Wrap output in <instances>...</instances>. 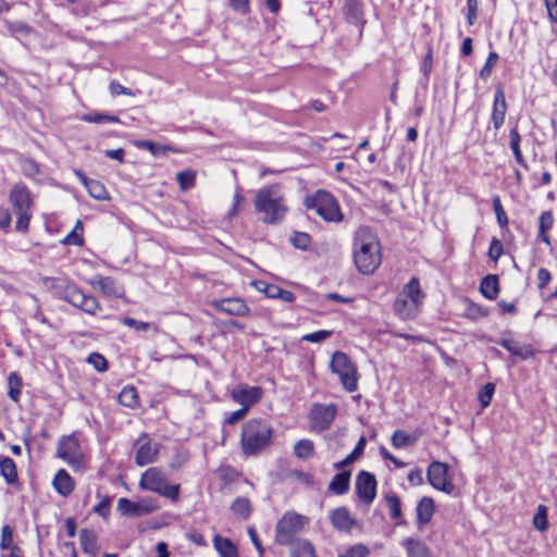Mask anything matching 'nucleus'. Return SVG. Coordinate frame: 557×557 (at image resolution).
Returning <instances> with one entry per match:
<instances>
[{"label": "nucleus", "mask_w": 557, "mask_h": 557, "mask_svg": "<svg viewBox=\"0 0 557 557\" xmlns=\"http://www.w3.org/2000/svg\"><path fill=\"white\" fill-rule=\"evenodd\" d=\"M87 361L97 370L98 372H104L108 370V361L107 359L99 352H91Z\"/></svg>", "instance_id": "58"}, {"label": "nucleus", "mask_w": 557, "mask_h": 557, "mask_svg": "<svg viewBox=\"0 0 557 557\" xmlns=\"http://www.w3.org/2000/svg\"><path fill=\"white\" fill-rule=\"evenodd\" d=\"M252 285L256 287V289L260 293H263L268 298L274 299L276 292H277V285L270 284L264 281H253Z\"/></svg>", "instance_id": "57"}, {"label": "nucleus", "mask_w": 557, "mask_h": 557, "mask_svg": "<svg viewBox=\"0 0 557 557\" xmlns=\"http://www.w3.org/2000/svg\"><path fill=\"white\" fill-rule=\"evenodd\" d=\"M86 189L89 196L97 200H107L109 198L106 186L97 180H92Z\"/></svg>", "instance_id": "46"}, {"label": "nucleus", "mask_w": 557, "mask_h": 557, "mask_svg": "<svg viewBox=\"0 0 557 557\" xmlns=\"http://www.w3.org/2000/svg\"><path fill=\"white\" fill-rule=\"evenodd\" d=\"M408 557H430L429 548L419 539L408 537L403 542Z\"/></svg>", "instance_id": "33"}, {"label": "nucleus", "mask_w": 557, "mask_h": 557, "mask_svg": "<svg viewBox=\"0 0 557 557\" xmlns=\"http://www.w3.org/2000/svg\"><path fill=\"white\" fill-rule=\"evenodd\" d=\"M273 430L263 419H250L244 423L240 434L243 454L247 457L256 456L264 450L271 443Z\"/></svg>", "instance_id": "2"}, {"label": "nucleus", "mask_w": 557, "mask_h": 557, "mask_svg": "<svg viewBox=\"0 0 557 557\" xmlns=\"http://www.w3.org/2000/svg\"><path fill=\"white\" fill-rule=\"evenodd\" d=\"M507 112V102L505 91L502 85H498L495 89L493 99V109L491 114V121L493 127L498 131L505 122Z\"/></svg>", "instance_id": "15"}, {"label": "nucleus", "mask_w": 557, "mask_h": 557, "mask_svg": "<svg viewBox=\"0 0 557 557\" xmlns=\"http://www.w3.org/2000/svg\"><path fill=\"white\" fill-rule=\"evenodd\" d=\"M533 525L541 532H544L548 529L547 508L544 505H540L537 507V511L533 516Z\"/></svg>", "instance_id": "51"}, {"label": "nucleus", "mask_w": 557, "mask_h": 557, "mask_svg": "<svg viewBox=\"0 0 557 557\" xmlns=\"http://www.w3.org/2000/svg\"><path fill=\"white\" fill-rule=\"evenodd\" d=\"M350 470H343L336 473L329 484V491L335 495H344L349 491L350 486Z\"/></svg>", "instance_id": "24"}, {"label": "nucleus", "mask_w": 557, "mask_h": 557, "mask_svg": "<svg viewBox=\"0 0 557 557\" xmlns=\"http://www.w3.org/2000/svg\"><path fill=\"white\" fill-rule=\"evenodd\" d=\"M20 166L23 174L28 177H34L40 173L39 164L30 158H22Z\"/></svg>", "instance_id": "53"}, {"label": "nucleus", "mask_w": 557, "mask_h": 557, "mask_svg": "<svg viewBox=\"0 0 557 557\" xmlns=\"http://www.w3.org/2000/svg\"><path fill=\"white\" fill-rule=\"evenodd\" d=\"M117 510L122 516L125 517H140L139 503L129 500L128 498L122 497L117 502Z\"/></svg>", "instance_id": "40"}, {"label": "nucleus", "mask_w": 557, "mask_h": 557, "mask_svg": "<svg viewBox=\"0 0 557 557\" xmlns=\"http://www.w3.org/2000/svg\"><path fill=\"white\" fill-rule=\"evenodd\" d=\"M213 546L220 557H239L237 546L227 537L215 534L213 536Z\"/></svg>", "instance_id": "26"}, {"label": "nucleus", "mask_w": 557, "mask_h": 557, "mask_svg": "<svg viewBox=\"0 0 557 557\" xmlns=\"http://www.w3.org/2000/svg\"><path fill=\"white\" fill-rule=\"evenodd\" d=\"M85 122L103 124V123H119L120 119L116 115L106 114V113H87L82 117Z\"/></svg>", "instance_id": "45"}, {"label": "nucleus", "mask_w": 557, "mask_h": 557, "mask_svg": "<svg viewBox=\"0 0 557 557\" xmlns=\"http://www.w3.org/2000/svg\"><path fill=\"white\" fill-rule=\"evenodd\" d=\"M498 59H499V57H498L497 52L491 51L488 53V57L479 73V75L482 79L486 81L491 76L492 70L495 66V64L497 63Z\"/></svg>", "instance_id": "54"}, {"label": "nucleus", "mask_w": 557, "mask_h": 557, "mask_svg": "<svg viewBox=\"0 0 557 557\" xmlns=\"http://www.w3.org/2000/svg\"><path fill=\"white\" fill-rule=\"evenodd\" d=\"M370 554V549L364 544H355L350 546L344 554L338 557H367Z\"/></svg>", "instance_id": "60"}, {"label": "nucleus", "mask_w": 557, "mask_h": 557, "mask_svg": "<svg viewBox=\"0 0 557 557\" xmlns=\"http://www.w3.org/2000/svg\"><path fill=\"white\" fill-rule=\"evenodd\" d=\"M304 206L326 222L338 223L344 219L337 199L324 189H318L314 194L307 195L304 198Z\"/></svg>", "instance_id": "4"}, {"label": "nucleus", "mask_w": 557, "mask_h": 557, "mask_svg": "<svg viewBox=\"0 0 557 557\" xmlns=\"http://www.w3.org/2000/svg\"><path fill=\"white\" fill-rule=\"evenodd\" d=\"M255 209L257 213L262 214L263 223H280L287 212L284 198L280 193V186L271 185L259 189L256 194Z\"/></svg>", "instance_id": "3"}, {"label": "nucleus", "mask_w": 557, "mask_h": 557, "mask_svg": "<svg viewBox=\"0 0 557 557\" xmlns=\"http://www.w3.org/2000/svg\"><path fill=\"white\" fill-rule=\"evenodd\" d=\"M232 512L242 519H247L251 512V504L247 497H237L231 504Z\"/></svg>", "instance_id": "39"}, {"label": "nucleus", "mask_w": 557, "mask_h": 557, "mask_svg": "<svg viewBox=\"0 0 557 557\" xmlns=\"http://www.w3.org/2000/svg\"><path fill=\"white\" fill-rule=\"evenodd\" d=\"M417 441V435L408 434L403 430H396L391 437L392 446L396 449L412 446Z\"/></svg>", "instance_id": "36"}, {"label": "nucleus", "mask_w": 557, "mask_h": 557, "mask_svg": "<svg viewBox=\"0 0 557 557\" xmlns=\"http://www.w3.org/2000/svg\"><path fill=\"white\" fill-rule=\"evenodd\" d=\"M384 500L389 510L391 519L395 520L397 525L406 524V521L403 519L401 500L399 496L394 492H389L384 495Z\"/></svg>", "instance_id": "27"}, {"label": "nucleus", "mask_w": 557, "mask_h": 557, "mask_svg": "<svg viewBox=\"0 0 557 557\" xmlns=\"http://www.w3.org/2000/svg\"><path fill=\"white\" fill-rule=\"evenodd\" d=\"M400 294L404 295V297L410 299V301L414 300V304L421 307L422 300L424 298V293L420 287V282L418 277H411L409 282L404 286Z\"/></svg>", "instance_id": "29"}, {"label": "nucleus", "mask_w": 557, "mask_h": 557, "mask_svg": "<svg viewBox=\"0 0 557 557\" xmlns=\"http://www.w3.org/2000/svg\"><path fill=\"white\" fill-rule=\"evenodd\" d=\"M366 443H367L366 437L361 436L359 438V441L357 442L352 451L348 453L346 458H344L343 460L334 463V468L337 470H341V469H344L345 467L351 465L352 462H355L363 454Z\"/></svg>", "instance_id": "35"}, {"label": "nucleus", "mask_w": 557, "mask_h": 557, "mask_svg": "<svg viewBox=\"0 0 557 557\" xmlns=\"http://www.w3.org/2000/svg\"><path fill=\"white\" fill-rule=\"evenodd\" d=\"M8 29L13 35L21 34L23 36H29L33 30L27 23L22 21L8 22Z\"/></svg>", "instance_id": "59"}, {"label": "nucleus", "mask_w": 557, "mask_h": 557, "mask_svg": "<svg viewBox=\"0 0 557 557\" xmlns=\"http://www.w3.org/2000/svg\"><path fill=\"white\" fill-rule=\"evenodd\" d=\"M188 459H189V455H188V453H187V451H184V450H182V451H176V453L172 456V458H171V460H170V462H169V467H170L173 471H176V470H178V469L183 468V467L187 463Z\"/></svg>", "instance_id": "61"}, {"label": "nucleus", "mask_w": 557, "mask_h": 557, "mask_svg": "<svg viewBox=\"0 0 557 557\" xmlns=\"http://www.w3.org/2000/svg\"><path fill=\"white\" fill-rule=\"evenodd\" d=\"M435 512V504L432 497L423 496L417 504L416 516L419 529L428 524Z\"/></svg>", "instance_id": "21"}, {"label": "nucleus", "mask_w": 557, "mask_h": 557, "mask_svg": "<svg viewBox=\"0 0 557 557\" xmlns=\"http://www.w3.org/2000/svg\"><path fill=\"white\" fill-rule=\"evenodd\" d=\"M428 482L437 491L453 494L455 485L448 474V466L441 461H432L426 470Z\"/></svg>", "instance_id": "10"}, {"label": "nucleus", "mask_w": 557, "mask_h": 557, "mask_svg": "<svg viewBox=\"0 0 557 557\" xmlns=\"http://www.w3.org/2000/svg\"><path fill=\"white\" fill-rule=\"evenodd\" d=\"M492 206L496 215L497 223L499 224L500 227H506L508 225V218L503 208L500 197L498 195H495L492 198Z\"/></svg>", "instance_id": "52"}, {"label": "nucleus", "mask_w": 557, "mask_h": 557, "mask_svg": "<svg viewBox=\"0 0 557 557\" xmlns=\"http://www.w3.org/2000/svg\"><path fill=\"white\" fill-rule=\"evenodd\" d=\"M554 224V216L552 211H543L539 218V234L537 237L547 246H550V237L548 232L552 230Z\"/></svg>", "instance_id": "32"}, {"label": "nucleus", "mask_w": 557, "mask_h": 557, "mask_svg": "<svg viewBox=\"0 0 557 557\" xmlns=\"http://www.w3.org/2000/svg\"><path fill=\"white\" fill-rule=\"evenodd\" d=\"M57 456L66 461L71 467L78 468L82 465V448L75 434L63 435L59 440Z\"/></svg>", "instance_id": "9"}, {"label": "nucleus", "mask_w": 557, "mask_h": 557, "mask_svg": "<svg viewBox=\"0 0 557 557\" xmlns=\"http://www.w3.org/2000/svg\"><path fill=\"white\" fill-rule=\"evenodd\" d=\"M15 545L13 544V529L5 524L1 529V540H0V548L1 549H13Z\"/></svg>", "instance_id": "55"}, {"label": "nucleus", "mask_w": 557, "mask_h": 557, "mask_svg": "<svg viewBox=\"0 0 557 557\" xmlns=\"http://www.w3.org/2000/svg\"><path fill=\"white\" fill-rule=\"evenodd\" d=\"M377 482L371 472L360 471L356 476L355 488L359 499L369 505L376 496Z\"/></svg>", "instance_id": "12"}, {"label": "nucleus", "mask_w": 557, "mask_h": 557, "mask_svg": "<svg viewBox=\"0 0 557 557\" xmlns=\"http://www.w3.org/2000/svg\"><path fill=\"white\" fill-rule=\"evenodd\" d=\"M16 214L15 230L17 232L26 233L29 226L30 213L29 211L14 212Z\"/></svg>", "instance_id": "62"}, {"label": "nucleus", "mask_w": 557, "mask_h": 557, "mask_svg": "<svg viewBox=\"0 0 557 557\" xmlns=\"http://www.w3.org/2000/svg\"><path fill=\"white\" fill-rule=\"evenodd\" d=\"M331 524L339 532L350 533L357 520L350 516L348 508L338 507L331 511Z\"/></svg>", "instance_id": "17"}, {"label": "nucleus", "mask_w": 557, "mask_h": 557, "mask_svg": "<svg viewBox=\"0 0 557 557\" xmlns=\"http://www.w3.org/2000/svg\"><path fill=\"white\" fill-rule=\"evenodd\" d=\"M176 181L182 191L191 189L196 184V172L194 170H185L176 174Z\"/></svg>", "instance_id": "44"}, {"label": "nucleus", "mask_w": 557, "mask_h": 557, "mask_svg": "<svg viewBox=\"0 0 557 557\" xmlns=\"http://www.w3.org/2000/svg\"><path fill=\"white\" fill-rule=\"evenodd\" d=\"M144 490L152 491L171 500H177L180 496V484H169L166 474L157 467L147 469L139 481Z\"/></svg>", "instance_id": "5"}, {"label": "nucleus", "mask_w": 557, "mask_h": 557, "mask_svg": "<svg viewBox=\"0 0 557 557\" xmlns=\"http://www.w3.org/2000/svg\"><path fill=\"white\" fill-rule=\"evenodd\" d=\"M263 391L259 386L240 385L231 392L232 399L242 405L243 408L249 410V408L262 398Z\"/></svg>", "instance_id": "13"}, {"label": "nucleus", "mask_w": 557, "mask_h": 557, "mask_svg": "<svg viewBox=\"0 0 557 557\" xmlns=\"http://www.w3.org/2000/svg\"><path fill=\"white\" fill-rule=\"evenodd\" d=\"M480 292L486 299H496L499 293L498 276L495 274L484 276L480 284Z\"/></svg>", "instance_id": "30"}, {"label": "nucleus", "mask_w": 557, "mask_h": 557, "mask_svg": "<svg viewBox=\"0 0 557 557\" xmlns=\"http://www.w3.org/2000/svg\"><path fill=\"white\" fill-rule=\"evenodd\" d=\"M79 542L83 550L86 553H92L97 548V536L89 529H82L79 531Z\"/></svg>", "instance_id": "43"}, {"label": "nucleus", "mask_w": 557, "mask_h": 557, "mask_svg": "<svg viewBox=\"0 0 557 557\" xmlns=\"http://www.w3.org/2000/svg\"><path fill=\"white\" fill-rule=\"evenodd\" d=\"M499 345L508 350L512 356L525 360L533 356V349L530 345H523L512 338H503Z\"/></svg>", "instance_id": "23"}, {"label": "nucleus", "mask_w": 557, "mask_h": 557, "mask_svg": "<svg viewBox=\"0 0 557 557\" xmlns=\"http://www.w3.org/2000/svg\"><path fill=\"white\" fill-rule=\"evenodd\" d=\"M119 403L127 408L135 409L139 406V397L134 386H124L119 394Z\"/></svg>", "instance_id": "34"}, {"label": "nucleus", "mask_w": 557, "mask_h": 557, "mask_svg": "<svg viewBox=\"0 0 557 557\" xmlns=\"http://www.w3.org/2000/svg\"><path fill=\"white\" fill-rule=\"evenodd\" d=\"M314 446L310 440H299L294 445V454L298 458H308L313 454Z\"/></svg>", "instance_id": "48"}, {"label": "nucleus", "mask_w": 557, "mask_h": 557, "mask_svg": "<svg viewBox=\"0 0 557 557\" xmlns=\"http://www.w3.org/2000/svg\"><path fill=\"white\" fill-rule=\"evenodd\" d=\"M135 146L140 149L148 150L152 156L158 157L164 154L166 151L172 150L168 146L158 145L150 140H137Z\"/></svg>", "instance_id": "47"}, {"label": "nucleus", "mask_w": 557, "mask_h": 557, "mask_svg": "<svg viewBox=\"0 0 557 557\" xmlns=\"http://www.w3.org/2000/svg\"><path fill=\"white\" fill-rule=\"evenodd\" d=\"M332 331L320 330L313 333L306 334L301 337L302 341L308 343H321L332 336Z\"/></svg>", "instance_id": "63"}, {"label": "nucleus", "mask_w": 557, "mask_h": 557, "mask_svg": "<svg viewBox=\"0 0 557 557\" xmlns=\"http://www.w3.org/2000/svg\"><path fill=\"white\" fill-rule=\"evenodd\" d=\"M504 252L503 244L499 239L493 238L488 248V257L493 261H497Z\"/></svg>", "instance_id": "64"}, {"label": "nucleus", "mask_w": 557, "mask_h": 557, "mask_svg": "<svg viewBox=\"0 0 557 557\" xmlns=\"http://www.w3.org/2000/svg\"><path fill=\"white\" fill-rule=\"evenodd\" d=\"M158 456V448L152 446L150 442H146L140 445L135 454V463L139 467L152 463L156 461Z\"/></svg>", "instance_id": "25"}, {"label": "nucleus", "mask_w": 557, "mask_h": 557, "mask_svg": "<svg viewBox=\"0 0 557 557\" xmlns=\"http://www.w3.org/2000/svg\"><path fill=\"white\" fill-rule=\"evenodd\" d=\"M212 305L216 310L233 317H245L250 312L247 304L240 298H223Z\"/></svg>", "instance_id": "16"}, {"label": "nucleus", "mask_w": 557, "mask_h": 557, "mask_svg": "<svg viewBox=\"0 0 557 557\" xmlns=\"http://www.w3.org/2000/svg\"><path fill=\"white\" fill-rule=\"evenodd\" d=\"M494 393H495V384L492 382H488L481 387V389L479 391V394H478V399H479L482 408H486L490 406Z\"/></svg>", "instance_id": "49"}, {"label": "nucleus", "mask_w": 557, "mask_h": 557, "mask_svg": "<svg viewBox=\"0 0 557 557\" xmlns=\"http://www.w3.org/2000/svg\"><path fill=\"white\" fill-rule=\"evenodd\" d=\"M309 522L306 516L295 511H286L275 525V542L278 545L294 544L295 537Z\"/></svg>", "instance_id": "6"}, {"label": "nucleus", "mask_w": 557, "mask_h": 557, "mask_svg": "<svg viewBox=\"0 0 557 557\" xmlns=\"http://www.w3.org/2000/svg\"><path fill=\"white\" fill-rule=\"evenodd\" d=\"M70 284L71 281L65 277L45 276L42 278V285L51 292L54 298L60 300Z\"/></svg>", "instance_id": "28"}, {"label": "nucleus", "mask_w": 557, "mask_h": 557, "mask_svg": "<svg viewBox=\"0 0 557 557\" xmlns=\"http://www.w3.org/2000/svg\"><path fill=\"white\" fill-rule=\"evenodd\" d=\"M52 485L54 490L63 497L72 494L75 487L74 480L64 469H60L54 475Z\"/></svg>", "instance_id": "22"}, {"label": "nucleus", "mask_w": 557, "mask_h": 557, "mask_svg": "<svg viewBox=\"0 0 557 557\" xmlns=\"http://www.w3.org/2000/svg\"><path fill=\"white\" fill-rule=\"evenodd\" d=\"M290 557H317V555L311 542L298 540L292 546Z\"/></svg>", "instance_id": "37"}, {"label": "nucleus", "mask_w": 557, "mask_h": 557, "mask_svg": "<svg viewBox=\"0 0 557 557\" xmlns=\"http://www.w3.org/2000/svg\"><path fill=\"white\" fill-rule=\"evenodd\" d=\"M509 138H510V149L512 150L516 162L527 169L528 164H527V162L523 158V154L520 150L521 136L516 127L510 129Z\"/></svg>", "instance_id": "38"}, {"label": "nucleus", "mask_w": 557, "mask_h": 557, "mask_svg": "<svg viewBox=\"0 0 557 557\" xmlns=\"http://www.w3.org/2000/svg\"><path fill=\"white\" fill-rule=\"evenodd\" d=\"M89 284L109 297L121 298L124 295L123 286L114 277L111 276H102L97 274L89 281Z\"/></svg>", "instance_id": "14"}, {"label": "nucleus", "mask_w": 557, "mask_h": 557, "mask_svg": "<svg viewBox=\"0 0 557 557\" xmlns=\"http://www.w3.org/2000/svg\"><path fill=\"white\" fill-rule=\"evenodd\" d=\"M83 223L81 220H77L74 228L61 240L63 245H75L81 246L84 243L83 237Z\"/></svg>", "instance_id": "42"}, {"label": "nucleus", "mask_w": 557, "mask_h": 557, "mask_svg": "<svg viewBox=\"0 0 557 557\" xmlns=\"http://www.w3.org/2000/svg\"><path fill=\"white\" fill-rule=\"evenodd\" d=\"M289 240L295 248L306 251L311 244V236L305 232H294Z\"/></svg>", "instance_id": "50"}, {"label": "nucleus", "mask_w": 557, "mask_h": 557, "mask_svg": "<svg viewBox=\"0 0 557 557\" xmlns=\"http://www.w3.org/2000/svg\"><path fill=\"white\" fill-rule=\"evenodd\" d=\"M343 13L349 24L363 28L366 20L361 0H345Z\"/></svg>", "instance_id": "18"}, {"label": "nucleus", "mask_w": 557, "mask_h": 557, "mask_svg": "<svg viewBox=\"0 0 557 557\" xmlns=\"http://www.w3.org/2000/svg\"><path fill=\"white\" fill-rule=\"evenodd\" d=\"M487 313L488 312L485 308L472 301H469L466 308V317L472 320L484 318L487 315Z\"/></svg>", "instance_id": "56"}, {"label": "nucleus", "mask_w": 557, "mask_h": 557, "mask_svg": "<svg viewBox=\"0 0 557 557\" xmlns=\"http://www.w3.org/2000/svg\"><path fill=\"white\" fill-rule=\"evenodd\" d=\"M61 300L91 315H95L101 309L98 300L94 296L86 295L74 282H71Z\"/></svg>", "instance_id": "8"}, {"label": "nucleus", "mask_w": 557, "mask_h": 557, "mask_svg": "<svg viewBox=\"0 0 557 557\" xmlns=\"http://www.w3.org/2000/svg\"><path fill=\"white\" fill-rule=\"evenodd\" d=\"M336 413L337 407L335 404H313L309 412L312 428L319 431L329 430L335 420Z\"/></svg>", "instance_id": "11"}, {"label": "nucleus", "mask_w": 557, "mask_h": 557, "mask_svg": "<svg viewBox=\"0 0 557 557\" xmlns=\"http://www.w3.org/2000/svg\"><path fill=\"white\" fill-rule=\"evenodd\" d=\"M10 201L14 212L29 211L32 199L28 188L23 184L15 185L10 193Z\"/></svg>", "instance_id": "19"}, {"label": "nucleus", "mask_w": 557, "mask_h": 557, "mask_svg": "<svg viewBox=\"0 0 557 557\" xmlns=\"http://www.w3.org/2000/svg\"><path fill=\"white\" fill-rule=\"evenodd\" d=\"M393 308L401 320H412L420 311V307L414 304V300L410 301V299L404 297L400 293L397 295Z\"/></svg>", "instance_id": "20"}, {"label": "nucleus", "mask_w": 557, "mask_h": 557, "mask_svg": "<svg viewBox=\"0 0 557 557\" xmlns=\"http://www.w3.org/2000/svg\"><path fill=\"white\" fill-rule=\"evenodd\" d=\"M0 474L10 485L18 482L17 469L13 459L0 456Z\"/></svg>", "instance_id": "31"}, {"label": "nucleus", "mask_w": 557, "mask_h": 557, "mask_svg": "<svg viewBox=\"0 0 557 557\" xmlns=\"http://www.w3.org/2000/svg\"><path fill=\"white\" fill-rule=\"evenodd\" d=\"M9 391L8 396L11 400L17 403L21 396L22 388V377L16 373L12 372L8 376Z\"/></svg>", "instance_id": "41"}, {"label": "nucleus", "mask_w": 557, "mask_h": 557, "mask_svg": "<svg viewBox=\"0 0 557 557\" xmlns=\"http://www.w3.org/2000/svg\"><path fill=\"white\" fill-rule=\"evenodd\" d=\"M354 262L362 274H372L381 264V246L369 226H359L354 235Z\"/></svg>", "instance_id": "1"}, {"label": "nucleus", "mask_w": 557, "mask_h": 557, "mask_svg": "<svg viewBox=\"0 0 557 557\" xmlns=\"http://www.w3.org/2000/svg\"><path fill=\"white\" fill-rule=\"evenodd\" d=\"M331 371L336 373L343 387L352 393L358 388L357 368L343 351H335L330 363Z\"/></svg>", "instance_id": "7"}]
</instances>
